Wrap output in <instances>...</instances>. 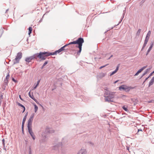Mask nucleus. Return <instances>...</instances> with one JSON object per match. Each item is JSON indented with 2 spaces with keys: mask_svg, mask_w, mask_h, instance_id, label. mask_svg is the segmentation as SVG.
<instances>
[{
  "mask_svg": "<svg viewBox=\"0 0 154 154\" xmlns=\"http://www.w3.org/2000/svg\"><path fill=\"white\" fill-rule=\"evenodd\" d=\"M106 74L104 73H100L99 75L98 76L99 78H101L105 76Z\"/></svg>",
  "mask_w": 154,
  "mask_h": 154,
  "instance_id": "6ab92c4d",
  "label": "nucleus"
},
{
  "mask_svg": "<svg viewBox=\"0 0 154 154\" xmlns=\"http://www.w3.org/2000/svg\"><path fill=\"white\" fill-rule=\"evenodd\" d=\"M38 58H39L42 60L41 54L40 52L39 53H36L32 56L26 58L25 60L28 63L30 62L31 60L34 59L37 60Z\"/></svg>",
  "mask_w": 154,
  "mask_h": 154,
  "instance_id": "f03ea898",
  "label": "nucleus"
},
{
  "mask_svg": "<svg viewBox=\"0 0 154 154\" xmlns=\"http://www.w3.org/2000/svg\"><path fill=\"white\" fill-rule=\"evenodd\" d=\"M76 40L75 41H73V42H70L69 43V44H70V45H71V44H77V43H76Z\"/></svg>",
  "mask_w": 154,
  "mask_h": 154,
  "instance_id": "393cba45",
  "label": "nucleus"
},
{
  "mask_svg": "<svg viewBox=\"0 0 154 154\" xmlns=\"http://www.w3.org/2000/svg\"><path fill=\"white\" fill-rule=\"evenodd\" d=\"M119 90L121 91L122 90H124L125 91H128L130 90V89L128 88L125 85H122L119 87Z\"/></svg>",
  "mask_w": 154,
  "mask_h": 154,
  "instance_id": "1a4fd4ad",
  "label": "nucleus"
},
{
  "mask_svg": "<svg viewBox=\"0 0 154 154\" xmlns=\"http://www.w3.org/2000/svg\"><path fill=\"white\" fill-rule=\"evenodd\" d=\"M32 99L34 100L37 103H38V102L37 100L35 99L34 97H33V98H32Z\"/></svg>",
  "mask_w": 154,
  "mask_h": 154,
  "instance_id": "c9c22d12",
  "label": "nucleus"
},
{
  "mask_svg": "<svg viewBox=\"0 0 154 154\" xmlns=\"http://www.w3.org/2000/svg\"><path fill=\"white\" fill-rule=\"evenodd\" d=\"M150 69H146L145 71L144 72L143 74L141 76L140 79L142 78L144 75H146L148 72L150 70Z\"/></svg>",
  "mask_w": 154,
  "mask_h": 154,
  "instance_id": "a211bd4d",
  "label": "nucleus"
},
{
  "mask_svg": "<svg viewBox=\"0 0 154 154\" xmlns=\"http://www.w3.org/2000/svg\"><path fill=\"white\" fill-rule=\"evenodd\" d=\"M119 66H120V64H119L117 66L116 68V69L115 70V71H113L111 73H110V76H111L112 75H113V74H115V73H116L118 71V70Z\"/></svg>",
  "mask_w": 154,
  "mask_h": 154,
  "instance_id": "ddd939ff",
  "label": "nucleus"
},
{
  "mask_svg": "<svg viewBox=\"0 0 154 154\" xmlns=\"http://www.w3.org/2000/svg\"><path fill=\"white\" fill-rule=\"evenodd\" d=\"M108 64H106L105 65H104V66H100V68H99V69H102V68L105 67Z\"/></svg>",
  "mask_w": 154,
  "mask_h": 154,
  "instance_id": "e433bc0d",
  "label": "nucleus"
},
{
  "mask_svg": "<svg viewBox=\"0 0 154 154\" xmlns=\"http://www.w3.org/2000/svg\"><path fill=\"white\" fill-rule=\"evenodd\" d=\"M42 21V19H41L39 21V22L40 23Z\"/></svg>",
  "mask_w": 154,
  "mask_h": 154,
  "instance_id": "603ef678",
  "label": "nucleus"
},
{
  "mask_svg": "<svg viewBox=\"0 0 154 154\" xmlns=\"http://www.w3.org/2000/svg\"><path fill=\"white\" fill-rule=\"evenodd\" d=\"M151 33V32L150 31H149L147 34L146 36L147 37H149Z\"/></svg>",
  "mask_w": 154,
  "mask_h": 154,
  "instance_id": "bb28decb",
  "label": "nucleus"
},
{
  "mask_svg": "<svg viewBox=\"0 0 154 154\" xmlns=\"http://www.w3.org/2000/svg\"><path fill=\"white\" fill-rule=\"evenodd\" d=\"M44 66H43L42 65V67L41 69H42L44 67Z\"/></svg>",
  "mask_w": 154,
  "mask_h": 154,
  "instance_id": "5fc2aeb1",
  "label": "nucleus"
},
{
  "mask_svg": "<svg viewBox=\"0 0 154 154\" xmlns=\"http://www.w3.org/2000/svg\"><path fill=\"white\" fill-rule=\"evenodd\" d=\"M41 54V57L42 60H45L46 59V57L51 55H54L56 54L55 51L54 52H40Z\"/></svg>",
  "mask_w": 154,
  "mask_h": 154,
  "instance_id": "39448f33",
  "label": "nucleus"
},
{
  "mask_svg": "<svg viewBox=\"0 0 154 154\" xmlns=\"http://www.w3.org/2000/svg\"><path fill=\"white\" fill-rule=\"evenodd\" d=\"M61 51V50H60V49H59L58 50H57V51H55V52H56V54H57V53H59Z\"/></svg>",
  "mask_w": 154,
  "mask_h": 154,
  "instance_id": "72a5a7b5",
  "label": "nucleus"
},
{
  "mask_svg": "<svg viewBox=\"0 0 154 154\" xmlns=\"http://www.w3.org/2000/svg\"><path fill=\"white\" fill-rule=\"evenodd\" d=\"M122 109L125 111L128 112L129 110L128 109V107L127 106H123L122 107Z\"/></svg>",
  "mask_w": 154,
  "mask_h": 154,
  "instance_id": "aec40b11",
  "label": "nucleus"
},
{
  "mask_svg": "<svg viewBox=\"0 0 154 154\" xmlns=\"http://www.w3.org/2000/svg\"><path fill=\"white\" fill-rule=\"evenodd\" d=\"M34 116V114H32L30 116L28 122L27 128H32V123Z\"/></svg>",
  "mask_w": 154,
  "mask_h": 154,
  "instance_id": "0eeeda50",
  "label": "nucleus"
},
{
  "mask_svg": "<svg viewBox=\"0 0 154 154\" xmlns=\"http://www.w3.org/2000/svg\"><path fill=\"white\" fill-rule=\"evenodd\" d=\"M154 44V43L153 42H151L150 43V46L149 47V48L148 49V50L146 54V55L147 56L149 53V52L152 49V47L153 46Z\"/></svg>",
  "mask_w": 154,
  "mask_h": 154,
  "instance_id": "9b49d317",
  "label": "nucleus"
},
{
  "mask_svg": "<svg viewBox=\"0 0 154 154\" xmlns=\"http://www.w3.org/2000/svg\"><path fill=\"white\" fill-rule=\"evenodd\" d=\"M45 132L46 133H52L54 132V131L52 129H50L49 130L48 128H46V130H45Z\"/></svg>",
  "mask_w": 154,
  "mask_h": 154,
  "instance_id": "2eb2a0df",
  "label": "nucleus"
},
{
  "mask_svg": "<svg viewBox=\"0 0 154 154\" xmlns=\"http://www.w3.org/2000/svg\"><path fill=\"white\" fill-rule=\"evenodd\" d=\"M28 131L33 140L35 139V136L32 131V128H28Z\"/></svg>",
  "mask_w": 154,
  "mask_h": 154,
  "instance_id": "6e6552de",
  "label": "nucleus"
},
{
  "mask_svg": "<svg viewBox=\"0 0 154 154\" xmlns=\"http://www.w3.org/2000/svg\"><path fill=\"white\" fill-rule=\"evenodd\" d=\"M147 66H144L143 67H142L140 69H139L137 72L135 74L134 76H137L138 74L140 73L142 71H143L144 69L146 68Z\"/></svg>",
  "mask_w": 154,
  "mask_h": 154,
  "instance_id": "9d476101",
  "label": "nucleus"
},
{
  "mask_svg": "<svg viewBox=\"0 0 154 154\" xmlns=\"http://www.w3.org/2000/svg\"><path fill=\"white\" fill-rule=\"evenodd\" d=\"M126 149L127 150H129V147L128 146H127L126 147Z\"/></svg>",
  "mask_w": 154,
  "mask_h": 154,
  "instance_id": "3c124183",
  "label": "nucleus"
},
{
  "mask_svg": "<svg viewBox=\"0 0 154 154\" xmlns=\"http://www.w3.org/2000/svg\"><path fill=\"white\" fill-rule=\"evenodd\" d=\"M8 9H7V10L6 11V12H5V13H6L7 12V11H8Z\"/></svg>",
  "mask_w": 154,
  "mask_h": 154,
  "instance_id": "864d4df0",
  "label": "nucleus"
},
{
  "mask_svg": "<svg viewBox=\"0 0 154 154\" xmlns=\"http://www.w3.org/2000/svg\"><path fill=\"white\" fill-rule=\"evenodd\" d=\"M29 154H32V150L30 147H29Z\"/></svg>",
  "mask_w": 154,
  "mask_h": 154,
  "instance_id": "473e14b6",
  "label": "nucleus"
},
{
  "mask_svg": "<svg viewBox=\"0 0 154 154\" xmlns=\"http://www.w3.org/2000/svg\"><path fill=\"white\" fill-rule=\"evenodd\" d=\"M34 106L35 108V112H36L38 109V107L35 104L34 105Z\"/></svg>",
  "mask_w": 154,
  "mask_h": 154,
  "instance_id": "5701e85b",
  "label": "nucleus"
},
{
  "mask_svg": "<svg viewBox=\"0 0 154 154\" xmlns=\"http://www.w3.org/2000/svg\"><path fill=\"white\" fill-rule=\"evenodd\" d=\"M125 10H124L123 11V14H122V18H121V19L120 20V21L119 22V23L117 25H116V26H117L119 24V23H120L122 21L123 19V18L124 17V15H125V11H126V9L125 8Z\"/></svg>",
  "mask_w": 154,
  "mask_h": 154,
  "instance_id": "dca6fc26",
  "label": "nucleus"
},
{
  "mask_svg": "<svg viewBox=\"0 0 154 154\" xmlns=\"http://www.w3.org/2000/svg\"><path fill=\"white\" fill-rule=\"evenodd\" d=\"M29 32L28 34L29 35H30L32 31V29L31 27H29Z\"/></svg>",
  "mask_w": 154,
  "mask_h": 154,
  "instance_id": "412c9836",
  "label": "nucleus"
},
{
  "mask_svg": "<svg viewBox=\"0 0 154 154\" xmlns=\"http://www.w3.org/2000/svg\"><path fill=\"white\" fill-rule=\"evenodd\" d=\"M65 47H64V46H63V47H61L60 49V50H61V51H64L65 49Z\"/></svg>",
  "mask_w": 154,
  "mask_h": 154,
  "instance_id": "7c9ffc66",
  "label": "nucleus"
},
{
  "mask_svg": "<svg viewBox=\"0 0 154 154\" xmlns=\"http://www.w3.org/2000/svg\"><path fill=\"white\" fill-rule=\"evenodd\" d=\"M149 37H147V36H146L145 40H144V42L147 43L149 40Z\"/></svg>",
  "mask_w": 154,
  "mask_h": 154,
  "instance_id": "b1692460",
  "label": "nucleus"
},
{
  "mask_svg": "<svg viewBox=\"0 0 154 154\" xmlns=\"http://www.w3.org/2000/svg\"><path fill=\"white\" fill-rule=\"evenodd\" d=\"M17 104L19 106H21L23 108L24 107V106L22 105V104L20 103H18V102H17Z\"/></svg>",
  "mask_w": 154,
  "mask_h": 154,
  "instance_id": "c85d7f7f",
  "label": "nucleus"
},
{
  "mask_svg": "<svg viewBox=\"0 0 154 154\" xmlns=\"http://www.w3.org/2000/svg\"><path fill=\"white\" fill-rule=\"evenodd\" d=\"M29 97L32 99V98H33V97H34V96H33V95H31V94H30V92H29Z\"/></svg>",
  "mask_w": 154,
  "mask_h": 154,
  "instance_id": "2f4dec72",
  "label": "nucleus"
},
{
  "mask_svg": "<svg viewBox=\"0 0 154 154\" xmlns=\"http://www.w3.org/2000/svg\"><path fill=\"white\" fill-rule=\"evenodd\" d=\"M24 127V126L22 125V132L23 133H24V131L23 130Z\"/></svg>",
  "mask_w": 154,
  "mask_h": 154,
  "instance_id": "ea45409f",
  "label": "nucleus"
},
{
  "mask_svg": "<svg viewBox=\"0 0 154 154\" xmlns=\"http://www.w3.org/2000/svg\"><path fill=\"white\" fill-rule=\"evenodd\" d=\"M48 62L47 61H46L45 63H44L43 64V66H45V65H46V64L48 63Z\"/></svg>",
  "mask_w": 154,
  "mask_h": 154,
  "instance_id": "4c0bfd02",
  "label": "nucleus"
},
{
  "mask_svg": "<svg viewBox=\"0 0 154 154\" xmlns=\"http://www.w3.org/2000/svg\"><path fill=\"white\" fill-rule=\"evenodd\" d=\"M89 144H91V145L93 146V144L91 142H89Z\"/></svg>",
  "mask_w": 154,
  "mask_h": 154,
  "instance_id": "a18cd8bd",
  "label": "nucleus"
},
{
  "mask_svg": "<svg viewBox=\"0 0 154 154\" xmlns=\"http://www.w3.org/2000/svg\"><path fill=\"white\" fill-rule=\"evenodd\" d=\"M1 35H0V37H1Z\"/></svg>",
  "mask_w": 154,
  "mask_h": 154,
  "instance_id": "4d7b16f0",
  "label": "nucleus"
},
{
  "mask_svg": "<svg viewBox=\"0 0 154 154\" xmlns=\"http://www.w3.org/2000/svg\"><path fill=\"white\" fill-rule=\"evenodd\" d=\"M153 71H154V70Z\"/></svg>",
  "mask_w": 154,
  "mask_h": 154,
  "instance_id": "13d9d810",
  "label": "nucleus"
},
{
  "mask_svg": "<svg viewBox=\"0 0 154 154\" xmlns=\"http://www.w3.org/2000/svg\"><path fill=\"white\" fill-rule=\"evenodd\" d=\"M8 80L5 79L4 81L5 85H7L8 84Z\"/></svg>",
  "mask_w": 154,
  "mask_h": 154,
  "instance_id": "c756f323",
  "label": "nucleus"
},
{
  "mask_svg": "<svg viewBox=\"0 0 154 154\" xmlns=\"http://www.w3.org/2000/svg\"><path fill=\"white\" fill-rule=\"evenodd\" d=\"M22 57V53L21 52H18L17 53L16 58L12 60L13 64H15L16 63H18Z\"/></svg>",
  "mask_w": 154,
  "mask_h": 154,
  "instance_id": "423d86ee",
  "label": "nucleus"
},
{
  "mask_svg": "<svg viewBox=\"0 0 154 154\" xmlns=\"http://www.w3.org/2000/svg\"><path fill=\"white\" fill-rule=\"evenodd\" d=\"M86 149H82L78 152L77 154H87Z\"/></svg>",
  "mask_w": 154,
  "mask_h": 154,
  "instance_id": "f8f14e48",
  "label": "nucleus"
},
{
  "mask_svg": "<svg viewBox=\"0 0 154 154\" xmlns=\"http://www.w3.org/2000/svg\"><path fill=\"white\" fill-rule=\"evenodd\" d=\"M40 82V80H39L37 81V83L36 85H35V86L34 87V88H33V89H35L38 86V85Z\"/></svg>",
  "mask_w": 154,
  "mask_h": 154,
  "instance_id": "4be33fe9",
  "label": "nucleus"
},
{
  "mask_svg": "<svg viewBox=\"0 0 154 154\" xmlns=\"http://www.w3.org/2000/svg\"><path fill=\"white\" fill-rule=\"evenodd\" d=\"M112 56H113V55H112L110 56V57H109V58H108L107 59V60H109V59H110V58H111V57H112Z\"/></svg>",
  "mask_w": 154,
  "mask_h": 154,
  "instance_id": "49530a36",
  "label": "nucleus"
},
{
  "mask_svg": "<svg viewBox=\"0 0 154 154\" xmlns=\"http://www.w3.org/2000/svg\"><path fill=\"white\" fill-rule=\"evenodd\" d=\"M147 44V43H145V42H144V44L143 45V47L142 48V49L141 50V51H142L143 50V49L144 48V47L146 46Z\"/></svg>",
  "mask_w": 154,
  "mask_h": 154,
  "instance_id": "cd10ccee",
  "label": "nucleus"
},
{
  "mask_svg": "<svg viewBox=\"0 0 154 154\" xmlns=\"http://www.w3.org/2000/svg\"><path fill=\"white\" fill-rule=\"evenodd\" d=\"M27 115H28V112L26 113L24 117H23V120L22 123V126H24V123H25V122L26 120Z\"/></svg>",
  "mask_w": 154,
  "mask_h": 154,
  "instance_id": "4468645a",
  "label": "nucleus"
},
{
  "mask_svg": "<svg viewBox=\"0 0 154 154\" xmlns=\"http://www.w3.org/2000/svg\"><path fill=\"white\" fill-rule=\"evenodd\" d=\"M2 143L3 144V145H5V140L4 139H3L2 140Z\"/></svg>",
  "mask_w": 154,
  "mask_h": 154,
  "instance_id": "c03bdc74",
  "label": "nucleus"
},
{
  "mask_svg": "<svg viewBox=\"0 0 154 154\" xmlns=\"http://www.w3.org/2000/svg\"><path fill=\"white\" fill-rule=\"evenodd\" d=\"M23 108V111L22 112L23 113L24 112L25 110V106Z\"/></svg>",
  "mask_w": 154,
  "mask_h": 154,
  "instance_id": "de8ad7c7",
  "label": "nucleus"
},
{
  "mask_svg": "<svg viewBox=\"0 0 154 154\" xmlns=\"http://www.w3.org/2000/svg\"><path fill=\"white\" fill-rule=\"evenodd\" d=\"M115 92H113L108 90H106L104 94L105 101L109 102H113V99L115 96Z\"/></svg>",
  "mask_w": 154,
  "mask_h": 154,
  "instance_id": "f257e3e1",
  "label": "nucleus"
},
{
  "mask_svg": "<svg viewBox=\"0 0 154 154\" xmlns=\"http://www.w3.org/2000/svg\"><path fill=\"white\" fill-rule=\"evenodd\" d=\"M67 49H68V48H66V50H67Z\"/></svg>",
  "mask_w": 154,
  "mask_h": 154,
  "instance_id": "6e6d98bb",
  "label": "nucleus"
},
{
  "mask_svg": "<svg viewBox=\"0 0 154 154\" xmlns=\"http://www.w3.org/2000/svg\"><path fill=\"white\" fill-rule=\"evenodd\" d=\"M139 131H141V132L143 131L142 129H138L137 132V134H138V133Z\"/></svg>",
  "mask_w": 154,
  "mask_h": 154,
  "instance_id": "37998d69",
  "label": "nucleus"
},
{
  "mask_svg": "<svg viewBox=\"0 0 154 154\" xmlns=\"http://www.w3.org/2000/svg\"><path fill=\"white\" fill-rule=\"evenodd\" d=\"M76 41L77 44H78V46H76V47L79 49V51L77 52V54H79L82 51V46L83 43L84 42V40L83 38L80 37L78 38Z\"/></svg>",
  "mask_w": 154,
  "mask_h": 154,
  "instance_id": "7ed1b4c3",
  "label": "nucleus"
},
{
  "mask_svg": "<svg viewBox=\"0 0 154 154\" xmlns=\"http://www.w3.org/2000/svg\"><path fill=\"white\" fill-rule=\"evenodd\" d=\"M69 45H70V44H69V43L68 44H66V45H65L64 46V47H66V46H68Z\"/></svg>",
  "mask_w": 154,
  "mask_h": 154,
  "instance_id": "8fccbe9b",
  "label": "nucleus"
},
{
  "mask_svg": "<svg viewBox=\"0 0 154 154\" xmlns=\"http://www.w3.org/2000/svg\"><path fill=\"white\" fill-rule=\"evenodd\" d=\"M12 80L13 81H14L15 82H17V81L16 80H15V79L13 78H12Z\"/></svg>",
  "mask_w": 154,
  "mask_h": 154,
  "instance_id": "79ce46f5",
  "label": "nucleus"
},
{
  "mask_svg": "<svg viewBox=\"0 0 154 154\" xmlns=\"http://www.w3.org/2000/svg\"><path fill=\"white\" fill-rule=\"evenodd\" d=\"M19 98H20V99L21 100H23V99L20 96V95H19Z\"/></svg>",
  "mask_w": 154,
  "mask_h": 154,
  "instance_id": "09e8293b",
  "label": "nucleus"
},
{
  "mask_svg": "<svg viewBox=\"0 0 154 154\" xmlns=\"http://www.w3.org/2000/svg\"><path fill=\"white\" fill-rule=\"evenodd\" d=\"M154 73V71H153L152 72H151L150 74L149 75V77H150L151 76L152 74Z\"/></svg>",
  "mask_w": 154,
  "mask_h": 154,
  "instance_id": "58836bf2",
  "label": "nucleus"
},
{
  "mask_svg": "<svg viewBox=\"0 0 154 154\" xmlns=\"http://www.w3.org/2000/svg\"><path fill=\"white\" fill-rule=\"evenodd\" d=\"M154 82V76L152 78L149 83V87L152 85Z\"/></svg>",
  "mask_w": 154,
  "mask_h": 154,
  "instance_id": "f3484780",
  "label": "nucleus"
},
{
  "mask_svg": "<svg viewBox=\"0 0 154 154\" xmlns=\"http://www.w3.org/2000/svg\"><path fill=\"white\" fill-rule=\"evenodd\" d=\"M140 32H141V29H139L137 33V35H140Z\"/></svg>",
  "mask_w": 154,
  "mask_h": 154,
  "instance_id": "a878e982",
  "label": "nucleus"
},
{
  "mask_svg": "<svg viewBox=\"0 0 154 154\" xmlns=\"http://www.w3.org/2000/svg\"><path fill=\"white\" fill-rule=\"evenodd\" d=\"M67 140L66 138L65 137H64L62 139V143H59L58 144H57V145H55L54 146L52 147V149L56 151H58V149L61 147V146L65 142H67Z\"/></svg>",
  "mask_w": 154,
  "mask_h": 154,
  "instance_id": "20e7f679",
  "label": "nucleus"
},
{
  "mask_svg": "<svg viewBox=\"0 0 154 154\" xmlns=\"http://www.w3.org/2000/svg\"><path fill=\"white\" fill-rule=\"evenodd\" d=\"M150 77H149V76L148 77L146 78L145 80L143 82V83H144Z\"/></svg>",
  "mask_w": 154,
  "mask_h": 154,
  "instance_id": "a19ab883",
  "label": "nucleus"
},
{
  "mask_svg": "<svg viewBox=\"0 0 154 154\" xmlns=\"http://www.w3.org/2000/svg\"><path fill=\"white\" fill-rule=\"evenodd\" d=\"M10 77L9 75V74H8L7 76H6L5 80H8V79H9V78Z\"/></svg>",
  "mask_w": 154,
  "mask_h": 154,
  "instance_id": "f704fd0d",
  "label": "nucleus"
}]
</instances>
